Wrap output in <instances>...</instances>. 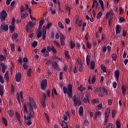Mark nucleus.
Returning <instances> with one entry per match:
<instances>
[{"label":"nucleus","instance_id":"nucleus-1","mask_svg":"<svg viewBox=\"0 0 128 128\" xmlns=\"http://www.w3.org/2000/svg\"><path fill=\"white\" fill-rule=\"evenodd\" d=\"M63 92L64 94H68L69 98H72V85L69 84L68 88L66 86L63 87Z\"/></svg>","mask_w":128,"mask_h":128},{"label":"nucleus","instance_id":"nucleus-2","mask_svg":"<svg viewBox=\"0 0 128 128\" xmlns=\"http://www.w3.org/2000/svg\"><path fill=\"white\" fill-rule=\"evenodd\" d=\"M8 14L6 10H2V12H0V20L2 22L6 20V18L7 17Z\"/></svg>","mask_w":128,"mask_h":128},{"label":"nucleus","instance_id":"nucleus-3","mask_svg":"<svg viewBox=\"0 0 128 128\" xmlns=\"http://www.w3.org/2000/svg\"><path fill=\"white\" fill-rule=\"evenodd\" d=\"M40 86L41 88L40 89L42 90H44L46 88L47 86V80H43L40 81Z\"/></svg>","mask_w":128,"mask_h":128},{"label":"nucleus","instance_id":"nucleus-4","mask_svg":"<svg viewBox=\"0 0 128 128\" xmlns=\"http://www.w3.org/2000/svg\"><path fill=\"white\" fill-rule=\"evenodd\" d=\"M41 52L44 57H48L50 55L49 52L46 50V47H43V49L41 50Z\"/></svg>","mask_w":128,"mask_h":128},{"label":"nucleus","instance_id":"nucleus-5","mask_svg":"<svg viewBox=\"0 0 128 128\" xmlns=\"http://www.w3.org/2000/svg\"><path fill=\"white\" fill-rule=\"evenodd\" d=\"M0 30H4L5 32L8 30V26L6 25V22H2V24L0 28Z\"/></svg>","mask_w":128,"mask_h":128},{"label":"nucleus","instance_id":"nucleus-6","mask_svg":"<svg viewBox=\"0 0 128 128\" xmlns=\"http://www.w3.org/2000/svg\"><path fill=\"white\" fill-rule=\"evenodd\" d=\"M42 25L39 24L38 30L36 32H38V34L36 35L37 38H41L42 36Z\"/></svg>","mask_w":128,"mask_h":128},{"label":"nucleus","instance_id":"nucleus-7","mask_svg":"<svg viewBox=\"0 0 128 128\" xmlns=\"http://www.w3.org/2000/svg\"><path fill=\"white\" fill-rule=\"evenodd\" d=\"M52 66L54 68V70H59V66L58 62H56V61L52 62L51 63Z\"/></svg>","mask_w":128,"mask_h":128},{"label":"nucleus","instance_id":"nucleus-8","mask_svg":"<svg viewBox=\"0 0 128 128\" xmlns=\"http://www.w3.org/2000/svg\"><path fill=\"white\" fill-rule=\"evenodd\" d=\"M0 66L2 67V74H4L6 70L8 68V66L7 65H5L4 63V62H0Z\"/></svg>","mask_w":128,"mask_h":128},{"label":"nucleus","instance_id":"nucleus-9","mask_svg":"<svg viewBox=\"0 0 128 128\" xmlns=\"http://www.w3.org/2000/svg\"><path fill=\"white\" fill-rule=\"evenodd\" d=\"M73 100H74V104L75 106H78V102L79 105L80 104L81 102L79 101V102H78V98L76 97V95H74L73 97Z\"/></svg>","mask_w":128,"mask_h":128},{"label":"nucleus","instance_id":"nucleus-10","mask_svg":"<svg viewBox=\"0 0 128 128\" xmlns=\"http://www.w3.org/2000/svg\"><path fill=\"white\" fill-rule=\"evenodd\" d=\"M22 78V74L21 72H18L16 74V76H15V78L16 80V82H20V80Z\"/></svg>","mask_w":128,"mask_h":128},{"label":"nucleus","instance_id":"nucleus-11","mask_svg":"<svg viewBox=\"0 0 128 128\" xmlns=\"http://www.w3.org/2000/svg\"><path fill=\"white\" fill-rule=\"evenodd\" d=\"M42 38L43 40H45L46 38V29L45 26H44L42 27Z\"/></svg>","mask_w":128,"mask_h":128},{"label":"nucleus","instance_id":"nucleus-12","mask_svg":"<svg viewBox=\"0 0 128 128\" xmlns=\"http://www.w3.org/2000/svg\"><path fill=\"white\" fill-rule=\"evenodd\" d=\"M95 92H100L101 94H99L100 96V97H104V92L102 93V92L101 90V89H100V87H96V89L95 90Z\"/></svg>","mask_w":128,"mask_h":128},{"label":"nucleus","instance_id":"nucleus-13","mask_svg":"<svg viewBox=\"0 0 128 128\" xmlns=\"http://www.w3.org/2000/svg\"><path fill=\"white\" fill-rule=\"evenodd\" d=\"M120 72L119 69H118L114 73V76L116 78L117 81L119 80Z\"/></svg>","mask_w":128,"mask_h":128},{"label":"nucleus","instance_id":"nucleus-14","mask_svg":"<svg viewBox=\"0 0 128 128\" xmlns=\"http://www.w3.org/2000/svg\"><path fill=\"white\" fill-rule=\"evenodd\" d=\"M110 108H106V111L104 112L105 118H108L110 116Z\"/></svg>","mask_w":128,"mask_h":128},{"label":"nucleus","instance_id":"nucleus-15","mask_svg":"<svg viewBox=\"0 0 128 128\" xmlns=\"http://www.w3.org/2000/svg\"><path fill=\"white\" fill-rule=\"evenodd\" d=\"M78 112L80 116H84V107L82 106L80 107Z\"/></svg>","mask_w":128,"mask_h":128},{"label":"nucleus","instance_id":"nucleus-16","mask_svg":"<svg viewBox=\"0 0 128 128\" xmlns=\"http://www.w3.org/2000/svg\"><path fill=\"white\" fill-rule=\"evenodd\" d=\"M121 32V26L119 25H117L116 26V34L118 36V34H120Z\"/></svg>","mask_w":128,"mask_h":128},{"label":"nucleus","instance_id":"nucleus-17","mask_svg":"<svg viewBox=\"0 0 128 128\" xmlns=\"http://www.w3.org/2000/svg\"><path fill=\"white\" fill-rule=\"evenodd\" d=\"M29 101H30V102H28L29 106H32V104H35V102H34L33 98L30 97Z\"/></svg>","mask_w":128,"mask_h":128},{"label":"nucleus","instance_id":"nucleus-18","mask_svg":"<svg viewBox=\"0 0 128 128\" xmlns=\"http://www.w3.org/2000/svg\"><path fill=\"white\" fill-rule=\"evenodd\" d=\"M4 76H5V80L7 81L8 82L10 80L9 71L8 70L4 74Z\"/></svg>","mask_w":128,"mask_h":128},{"label":"nucleus","instance_id":"nucleus-19","mask_svg":"<svg viewBox=\"0 0 128 128\" xmlns=\"http://www.w3.org/2000/svg\"><path fill=\"white\" fill-rule=\"evenodd\" d=\"M9 29L10 30V32L12 34V32L16 30L14 24H12V25H10L9 26Z\"/></svg>","mask_w":128,"mask_h":128},{"label":"nucleus","instance_id":"nucleus-20","mask_svg":"<svg viewBox=\"0 0 128 128\" xmlns=\"http://www.w3.org/2000/svg\"><path fill=\"white\" fill-rule=\"evenodd\" d=\"M8 114L10 117H12L14 115V112L12 110H8Z\"/></svg>","mask_w":128,"mask_h":128},{"label":"nucleus","instance_id":"nucleus-21","mask_svg":"<svg viewBox=\"0 0 128 128\" xmlns=\"http://www.w3.org/2000/svg\"><path fill=\"white\" fill-rule=\"evenodd\" d=\"M4 87L0 84V95L2 98L4 95Z\"/></svg>","mask_w":128,"mask_h":128},{"label":"nucleus","instance_id":"nucleus-22","mask_svg":"<svg viewBox=\"0 0 128 128\" xmlns=\"http://www.w3.org/2000/svg\"><path fill=\"white\" fill-rule=\"evenodd\" d=\"M101 116L100 112V111H98V112H94V118H95V120H96L98 117L99 116Z\"/></svg>","mask_w":128,"mask_h":128},{"label":"nucleus","instance_id":"nucleus-23","mask_svg":"<svg viewBox=\"0 0 128 128\" xmlns=\"http://www.w3.org/2000/svg\"><path fill=\"white\" fill-rule=\"evenodd\" d=\"M95 68V62L94 60H92L90 63V69L94 70Z\"/></svg>","mask_w":128,"mask_h":128},{"label":"nucleus","instance_id":"nucleus-24","mask_svg":"<svg viewBox=\"0 0 128 128\" xmlns=\"http://www.w3.org/2000/svg\"><path fill=\"white\" fill-rule=\"evenodd\" d=\"M18 38V33H14L12 34V40H17Z\"/></svg>","mask_w":128,"mask_h":128},{"label":"nucleus","instance_id":"nucleus-25","mask_svg":"<svg viewBox=\"0 0 128 128\" xmlns=\"http://www.w3.org/2000/svg\"><path fill=\"white\" fill-rule=\"evenodd\" d=\"M25 7L26 8V12H29V14H32V10L30 9V8H29V6L28 4H25Z\"/></svg>","mask_w":128,"mask_h":128},{"label":"nucleus","instance_id":"nucleus-26","mask_svg":"<svg viewBox=\"0 0 128 128\" xmlns=\"http://www.w3.org/2000/svg\"><path fill=\"white\" fill-rule=\"evenodd\" d=\"M116 128H121V124L120 121V120H117L116 122Z\"/></svg>","mask_w":128,"mask_h":128},{"label":"nucleus","instance_id":"nucleus-27","mask_svg":"<svg viewBox=\"0 0 128 128\" xmlns=\"http://www.w3.org/2000/svg\"><path fill=\"white\" fill-rule=\"evenodd\" d=\"M32 118V116H30V114H28V115L27 116H26V115H24V118L25 120H31V118Z\"/></svg>","mask_w":128,"mask_h":128},{"label":"nucleus","instance_id":"nucleus-28","mask_svg":"<svg viewBox=\"0 0 128 128\" xmlns=\"http://www.w3.org/2000/svg\"><path fill=\"white\" fill-rule=\"evenodd\" d=\"M90 56L89 55H88L86 56V64L88 66H89L90 64Z\"/></svg>","mask_w":128,"mask_h":128},{"label":"nucleus","instance_id":"nucleus-29","mask_svg":"<svg viewBox=\"0 0 128 128\" xmlns=\"http://www.w3.org/2000/svg\"><path fill=\"white\" fill-rule=\"evenodd\" d=\"M32 68H28L27 70V74L28 77L32 76Z\"/></svg>","mask_w":128,"mask_h":128},{"label":"nucleus","instance_id":"nucleus-30","mask_svg":"<svg viewBox=\"0 0 128 128\" xmlns=\"http://www.w3.org/2000/svg\"><path fill=\"white\" fill-rule=\"evenodd\" d=\"M31 46L33 48H36V46H38V42H36V41L34 40L33 42H31Z\"/></svg>","mask_w":128,"mask_h":128},{"label":"nucleus","instance_id":"nucleus-31","mask_svg":"<svg viewBox=\"0 0 128 128\" xmlns=\"http://www.w3.org/2000/svg\"><path fill=\"white\" fill-rule=\"evenodd\" d=\"M111 57L112 60H114V61L116 60V58H117V55L115 54H111Z\"/></svg>","mask_w":128,"mask_h":128},{"label":"nucleus","instance_id":"nucleus-32","mask_svg":"<svg viewBox=\"0 0 128 128\" xmlns=\"http://www.w3.org/2000/svg\"><path fill=\"white\" fill-rule=\"evenodd\" d=\"M2 122H3V123L4 124V126H8V120H7L4 117L2 118Z\"/></svg>","mask_w":128,"mask_h":128},{"label":"nucleus","instance_id":"nucleus-33","mask_svg":"<svg viewBox=\"0 0 128 128\" xmlns=\"http://www.w3.org/2000/svg\"><path fill=\"white\" fill-rule=\"evenodd\" d=\"M84 90H85V88L83 87V86L82 84L80 85V86L78 88V90H80V92H84Z\"/></svg>","mask_w":128,"mask_h":128},{"label":"nucleus","instance_id":"nucleus-34","mask_svg":"<svg viewBox=\"0 0 128 128\" xmlns=\"http://www.w3.org/2000/svg\"><path fill=\"white\" fill-rule=\"evenodd\" d=\"M102 52H103L104 53L106 52L107 51V47L105 45H104L102 48L101 50Z\"/></svg>","mask_w":128,"mask_h":128},{"label":"nucleus","instance_id":"nucleus-35","mask_svg":"<svg viewBox=\"0 0 128 128\" xmlns=\"http://www.w3.org/2000/svg\"><path fill=\"white\" fill-rule=\"evenodd\" d=\"M6 56H4L3 54H0V61H3L4 60H6Z\"/></svg>","mask_w":128,"mask_h":128},{"label":"nucleus","instance_id":"nucleus-36","mask_svg":"<svg viewBox=\"0 0 128 128\" xmlns=\"http://www.w3.org/2000/svg\"><path fill=\"white\" fill-rule=\"evenodd\" d=\"M98 102V98H95L92 100V103L94 104H96Z\"/></svg>","mask_w":128,"mask_h":128},{"label":"nucleus","instance_id":"nucleus-37","mask_svg":"<svg viewBox=\"0 0 128 128\" xmlns=\"http://www.w3.org/2000/svg\"><path fill=\"white\" fill-rule=\"evenodd\" d=\"M34 26V22H30L28 24H27L26 27L30 28H33Z\"/></svg>","mask_w":128,"mask_h":128},{"label":"nucleus","instance_id":"nucleus-38","mask_svg":"<svg viewBox=\"0 0 128 128\" xmlns=\"http://www.w3.org/2000/svg\"><path fill=\"white\" fill-rule=\"evenodd\" d=\"M29 112H30L29 114H30V116H32V113L34 112V108L32 106H29Z\"/></svg>","mask_w":128,"mask_h":128},{"label":"nucleus","instance_id":"nucleus-39","mask_svg":"<svg viewBox=\"0 0 128 128\" xmlns=\"http://www.w3.org/2000/svg\"><path fill=\"white\" fill-rule=\"evenodd\" d=\"M102 12H101V11H100L98 12V13L97 14L96 18L97 19H100L102 17Z\"/></svg>","mask_w":128,"mask_h":128},{"label":"nucleus","instance_id":"nucleus-40","mask_svg":"<svg viewBox=\"0 0 128 128\" xmlns=\"http://www.w3.org/2000/svg\"><path fill=\"white\" fill-rule=\"evenodd\" d=\"M70 8L68 7V4H66L65 5V10H66L67 12H70Z\"/></svg>","mask_w":128,"mask_h":128},{"label":"nucleus","instance_id":"nucleus-41","mask_svg":"<svg viewBox=\"0 0 128 128\" xmlns=\"http://www.w3.org/2000/svg\"><path fill=\"white\" fill-rule=\"evenodd\" d=\"M96 82V76H92V84H94Z\"/></svg>","mask_w":128,"mask_h":128},{"label":"nucleus","instance_id":"nucleus-42","mask_svg":"<svg viewBox=\"0 0 128 128\" xmlns=\"http://www.w3.org/2000/svg\"><path fill=\"white\" fill-rule=\"evenodd\" d=\"M89 124V121L88 119H85L84 121V125L85 126H88Z\"/></svg>","mask_w":128,"mask_h":128},{"label":"nucleus","instance_id":"nucleus-43","mask_svg":"<svg viewBox=\"0 0 128 128\" xmlns=\"http://www.w3.org/2000/svg\"><path fill=\"white\" fill-rule=\"evenodd\" d=\"M101 70L102 71V72H106V69L104 65L103 66H101Z\"/></svg>","mask_w":128,"mask_h":128},{"label":"nucleus","instance_id":"nucleus-44","mask_svg":"<svg viewBox=\"0 0 128 128\" xmlns=\"http://www.w3.org/2000/svg\"><path fill=\"white\" fill-rule=\"evenodd\" d=\"M28 15V13H27V12H26L25 14H23L22 15V19L26 18Z\"/></svg>","mask_w":128,"mask_h":128},{"label":"nucleus","instance_id":"nucleus-45","mask_svg":"<svg viewBox=\"0 0 128 128\" xmlns=\"http://www.w3.org/2000/svg\"><path fill=\"white\" fill-rule=\"evenodd\" d=\"M23 106H24V112H26V114H28V108H27L26 106V104H24V105Z\"/></svg>","mask_w":128,"mask_h":128},{"label":"nucleus","instance_id":"nucleus-46","mask_svg":"<svg viewBox=\"0 0 128 128\" xmlns=\"http://www.w3.org/2000/svg\"><path fill=\"white\" fill-rule=\"evenodd\" d=\"M86 44L87 48H92V45L91 44H90V43L88 42V41H86Z\"/></svg>","mask_w":128,"mask_h":128},{"label":"nucleus","instance_id":"nucleus-47","mask_svg":"<svg viewBox=\"0 0 128 128\" xmlns=\"http://www.w3.org/2000/svg\"><path fill=\"white\" fill-rule=\"evenodd\" d=\"M76 46V44L73 42V41H70V48L73 49Z\"/></svg>","mask_w":128,"mask_h":128},{"label":"nucleus","instance_id":"nucleus-48","mask_svg":"<svg viewBox=\"0 0 128 128\" xmlns=\"http://www.w3.org/2000/svg\"><path fill=\"white\" fill-rule=\"evenodd\" d=\"M51 51H52L54 54H56L57 52H56V50L55 48L54 47V46H52V50Z\"/></svg>","mask_w":128,"mask_h":128},{"label":"nucleus","instance_id":"nucleus-49","mask_svg":"<svg viewBox=\"0 0 128 128\" xmlns=\"http://www.w3.org/2000/svg\"><path fill=\"white\" fill-rule=\"evenodd\" d=\"M111 14L112 16L114 15L112 13L110 14V12H108L106 14V18H109L110 16H111Z\"/></svg>","mask_w":128,"mask_h":128},{"label":"nucleus","instance_id":"nucleus-50","mask_svg":"<svg viewBox=\"0 0 128 128\" xmlns=\"http://www.w3.org/2000/svg\"><path fill=\"white\" fill-rule=\"evenodd\" d=\"M28 66L27 65L26 63H24L23 64V68L24 70H26L28 69Z\"/></svg>","mask_w":128,"mask_h":128},{"label":"nucleus","instance_id":"nucleus-51","mask_svg":"<svg viewBox=\"0 0 128 128\" xmlns=\"http://www.w3.org/2000/svg\"><path fill=\"white\" fill-rule=\"evenodd\" d=\"M58 25L59 26V28H60L64 29V26H62V23L60 22H58Z\"/></svg>","mask_w":128,"mask_h":128},{"label":"nucleus","instance_id":"nucleus-52","mask_svg":"<svg viewBox=\"0 0 128 128\" xmlns=\"http://www.w3.org/2000/svg\"><path fill=\"white\" fill-rule=\"evenodd\" d=\"M116 114V110H113L112 111V118H114Z\"/></svg>","mask_w":128,"mask_h":128},{"label":"nucleus","instance_id":"nucleus-53","mask_svg":"<svg viewBox=\"0 0 128 128\" xmlns=\"http://www.w3.org/2000/svg\"><path fill=\"white\" fill-rule=\"evenodd\" d=\"M65 56L67 58H70V56H69V52L68 50H66L65 52Z\"/></svg>","mask_w":128,"mask_h":128},{"label":"nucleus","instance_id":"nucleus-54","mask_svg":"<svg viewBox=\"0 0 128 128\" xmlns=\"http://www.w3.org/2000/svg\"><path fill=\"white\" fill-rule=\"evenodd\" d=\"M11 49L12 52H15V46L14 44H11Z\"/></svg>","mask_w":128,"mask_h":128},{"label":"nucleus","instance_id":"nucleus-55","mask_svg":"<svg viewBox=\"0 0 128 128\" xmlns=\"http://www.w3.org/2000/svg\"><path fill=\"white\" fill-rule=\"evenodd\" d=\"M0 82L2 84H4V80L3 77L1 76L0 74Z\"/></svg>","mask_w":128,"mask_h":128},{"label":"nucleus","instance_id":"nucleus-56","mask_svg":"<svg viewBox=\"0 0 128 128\" xmlns=\"http://www.w3.org/2000/svg\"><path fill=\"white\" fill-rule=\"evenodd\" d=\"M42 106L43 108H46V101L44 100H42Z\"/></svg>","mask_w":128,"mask_h":128},{"label":"nucleus","instance_id":"nucleus-57","mask_svg":"<svg viewBox=\"0 0 128 128\" xmlns=\"http://www.w3.org/2000/svg\"><path fill=\"white\" fill-rule=\"evenodd\" d=\"M128 32H127V31L126 30H122V36H124V37H126V34H127Z\"/></svg>","mask_w":128,"mask_h":128},{"label":"nucleus","instance_id":"nucleus-58","mask_svg":"<svg viewBox=\"0 0 128 128\" xmlns=\"http://www.w3.org/2000/svg\"><path fill=\"white\" fill-rule=\"evenodd\" d=\"M119 21L121 23H123L124 22L126 21V20L124 17H120L119 18Z\"/></svg>","mask_w":128,"mask_h":128},{"label":"nucleus","instance_id":"nucleus-59","mask_svg":"<svg viewBox=\"0 0 128 128\" xmlns=\"http://www.w3.org/2000/svg\"><path fill=\"white\" fill-rule=\"evenodd\" d=\"M46 94L44 92L43 95H42V100H44L46 101Z\"/></svg>","mask_w":128,"mask_h":128},{"label":"nucleus","instance_id":"nucleus-60","mask_svg":"<svg viewBox=\"0 0 128 128\" xmlns=\"http://www.w3.org/2000/svg\"><path fill=\"white\" fill-rule=\"evenodd\" d=\"M126 55H127V50H124V52L123 55H122V58H126Z\"/></svg>","mask_w":128,"mask_h":128},{"label":"nucleus","instance_id":"nucleus-61","mask_svg":"<svg viewBox=\"0 0 128 128\" xmlns=\"http://www.w3.org/2000/svg\"><path fill=\"white\" fill-rule=\"evenodd\" d=\"M52 93L54 94L55 95L58 96V92H56V88H54L52 90Z\"/></svg>","mask_w":128,"mask_h":128},{"label":"nucleus","instance_id":"nucleus-62","mask_svg":"<svg viewBox=\"0 0 128 128\" xmlns=\"http://www.w3.org/2000/svg\"><path fill=\"white\" fill-rule=\"evenodd\" d=\"M85 97H86V99L88 101V102L90 104V94H86Z\"/></svg>","mask_w":128,"mask_h":128},{"label":"nucleus","instance_id":"nucleus-63","mask_svg":"<svg viewBox=\"0 0 128 128\" xmlns=\"http://www.w3.org/2000/svg\"><path fill=\"white\" fill-rule=\"evenodd\" d=\"M124 9L120 7V14H122L124 13Z\"/></svg>","mask_w":128,"mask_h":128},{"label":"nucleus","instance_id":"nucleus-64","mask_svg":"<svg viewBox=\"0 0 128 128\" xmlns=\"http://www.w3.org/2000/svg\"><path fill=\"white\" fill-rule=\"evenodd\" d=\"M113 126H114V124H112V123H110V124L108 125L106 128H112Z\"/></svg>","mask_w":128,"mask_h":128}]
</instances>
